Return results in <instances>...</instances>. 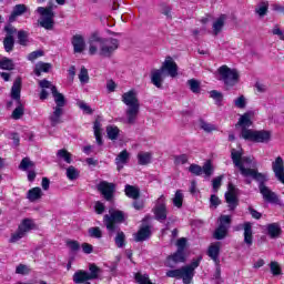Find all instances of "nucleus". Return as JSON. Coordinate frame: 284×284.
Segmentation results:
<instances>
[{
  "label": "nucleus",
  "instance_id": "obj_1",
  "mask_svg": "<svg viewBox=\"0 0 284 284\" xmlns=\"http://www.w3.org/2000/svg\"><path fill=\"white\" fill-rule=\"evenodd\" d=\"M231 159L235 165V168H239L241 174L243 176H251V179H254V181H257L260 193L262 194L264 201H267V203H276L278 202V195L274 193V191L270 190L265 185V181H267V178H265V174L258 173V171L254 169H246V166L250 165H256V162H254V158H243V153L241 151H236L235 149H232L231 151Z\"/></svg>",
  "mask_w": 284,
  "mask_h": 284
},
{
  "label": "nucleus",
  "instance_id": "obj_2",
  "mask_svg": "<svg viewBox=\"0 0 284 284\" xmlns=\"http://www.w3.org/2000/svg\"><path fill=\"white\" fill-rule=\"evenodd\" d=\"M119 50V40L114 38L103 39L99 32H93L89 39V54L112 57Z\"/></svg>",
  "mask_w": 284,
  "mask_h": 284
},
{
  "label": "nucleus",
  "instance_id": "obj_3",
  "mask_svg": "<svg viewBox=\"0 0 284 284\" xmlns=\"http://www.w3.org/2000/svg\"><path fill=\"white\" fill-rule=\"evenodd\" d=\"M122 103L126 105L125 114L128 123H135L139 111L141 110V102H139V93L132 89L122 94Z\"/></svg>",
  "mask_w": 284,
  "mask_h": 284
},
{
  "label": "nucleus",
  "instance_id": "obj_4",
  "mask_svg": "<svg viewBox=\"0 0 284 284\" xmlns=\"http://www.w3.org/2000/svg\"><path fill=\"white\" fill-rule=\"evenodd\" d=\"M202 258L203 257L199 256L196 260H193L190 265L168 271L166 276L169 278H182L184 284H191L194 278V270L201 265Z\"/></svg>",
  "mask_w": 284,
  "mask_h": 284
},
{
  "label": "nucleus",
  "instance_id": "obj_5",
  "mask_svg": "<svg viewBox=\"0 0 284 284\" xmlns=\"http://www.w3.org/2000/svg\"><path fill=\"white\" fill-rule=\"evenodd\" d=\"M54 8H57V4L51 3L47 8L39 7L37 9L38 14L41 16L39 24L44 30H52L54 28Z\"/></svg>",
  "mask_w": 284,
  "mask_h": 284
},
{
  "label": "nucleus",
  "instance_id": "obj_6",
  "mask_svg": "<svg viewBox=\"0 0 284 284\" xmlns=\"http://www.w3.org/2000/svg\"><path fill=\"white\" fill-rule=\"evenodd\" d=\"M123 221H125L123 211L109 210V214L104 215V225L111 234L119 232V223H123Z\"/></svg>",
  "mask_w": 284,
  "mask_h": 284
},
{
  "label": "nucleus",
  "instance_id": "obj_7",
  "mask_svg": "<svg viewBox=\"0 0 284 284\" xmlns=\"http://www.w3.org/2000/svg\"><path fill=\"white\" fill-rule=\"evenodd\" d=\"M219 81H223L226 88H234L239 83V71L236 69H231L227 65H222L217 69Z\"/></svg>",
  "mask_w": 284,
  "mask_h": 284
},
{
  "label": "nucleus",
  "instance_id": "obj_8",
  "mask_svg": "<svg viewBox=\"0 0 284 284\" xmlns=\"http://www.w3.org/2000/svg\"><path fill=\"white\" fill-rule=\"evenodd\" d=\"M34 227V221L30 219L22 220V222L18 226V230L11 234L9 243H19V241H21V239H26V236H28V233L32 232Z\"/></svg>",
  "mask_w": 284,
  "mask_h": 284
},
{
  "label": "nucleus",
  "instance_id": "obj_9",
  "mask_svg": "<svg viewBox=\"0 0 284 284\" xmlns=\"http://www.w3.org/2000/svg\"><path fill=\"white\" fill-rule=\"evenodd\" d=\"M242 139L246 141H254L255 143H267L272 136L270 131H254L250 129H244L241 132Z\"/></svg>",
  "mask_w": 284,
  "mask_h": 284
},
{
  "label": "nucleus",
  "instance_id": "obj_10",
  "mask_svg": "<svg viewBox=\"0 0 284 284\" xmlns=\"http://www.w3.org/2000/svg\"><path fill=\"white\" fill-rule=\"evenodd\" d=\"M39 85L40 88H49L54 99V103H55L54 108H59V110H63V108L65 106V97L57 90V87H54L52 82L48 80H41L39 82Z\"/></svg>",
  "mask_w": 284,
  "mask_h": 284
},
{
  "label": "nucleus",
  "instance_id": "obj_11",
  "mask_svg": "<svg viewBox=\"0 0 284 284\" xmlns=\"http://www.w3.org/2000/svg\"><path fill=\"white\" fill-rule=\"evenodd\" d=\"M219 226L214 232V239L222 241L227 236V230H230V224L232 223V217L230 215H222L219 219Z\"/></svg>",
  "mask_w": 284,
  "mask_h": 284
},
{
  "label": "nucleus",
  "instance_id": "obj_12",
  "mask_svg": "<svg viewBox=\"0 0 284 284\" xmlns=\"http://www.w3.org/2000/svg\"><path fill=\"white\" fill-rule=\"evenodd\" d=\"M189 172L194 174L195 176H201V174H205V176H212V172H214V166H212L211 161H206L203 166L199 164H191L189 166Z\"/></svg>",
  "mask_w": 284,
  "mask_h": 284
},
{
  "label": "nucleus",
  "instance_id": "obj_13",
  "mask_svg": "<svg viewBox=\"0 0 284 284\" xmlns=\"http://www.w3.org/2000/svg\"><path fill=\"white\" fill-rule=\"evenodd\" d=\"M155 219L163 223L168 219V207L165 206V195H161L155 203L153 209Z\"/></svg>",
  "mask_w": 284,
  "mask_h": 284
},
{
  "label": "nucleus",
  "instance_id": "obj_14",
  "mask_svg": "<svg viewBox=\"0 0 284 284\" xmlns=\"http://www.w3.org/2000/svg\"><path fill=\"white\" fill-rule=\"evenodd\" d=\"M225 201L229 205V210L234 211L239 206V197L236 196V187L229 184V190L225 193Z\"/></svg>",
  "mask_w": 284,
  "mask_h": 284
},
{
  "label": "nucleus",
  "instance_id": "obj_15",
  "mask_svg": "<svg viewBox=\"0 0 284 284\" xmlns=\"http://www.w3.org/2000/svg\"><path fill=\"white\" fill-rule=\"evenodd\" d=\"M161 70L163 72H168V74L171 75L172 79L179 75V65H176V62H174V59H172V57H166V59L162 63Z\"/></svg>",
  "mask_w": 284,
  "mask_h": 284
},
{
  "label": "nucleus",
  "instance_id": "obj_16",
  "mask_svg": "<svg viewBox=\"0 0 284 284\" xmlns=\"http://www.w3.org/2000/svg\"><path fill=\"white\" fill-rule=\"evenodd\" d=\"M98 190L100 194L105 199V201H110L114 196V184L103 181L98 185Z\"/></svg>",
  "mask_w": 284,
  "mask_h": 284
},
{
  "label": "nucleus",
  "instance_id": "obj_17",
  "mask_svg": "<svg viewBox=\"0 0 284 284\" xmlns=\"http://www.w3.org/2000/svg\"><path fill=\"white\" fill-rule=\"evenodd\" d=\"M207 254L212 261H214L215 265L217 266L216 270L220 272L219 264L221 261L219 260V254H221V242H216L210 245Z\"/></svg>",
  "mask_w": 284,
  "mask_h": 284
},
{
  "label": "nucleus",
  "instance_id": "obj_18",
  "mask_svg": "<svg viewBox=\"0 0 284 284\" xmlns=\"http://www.w3.org/2000/svg\"><path fill=\"white\" fill-rule=\"evenodd\" d=\"M272 168H273V172H274L276 179H278L281 181V183L284 184L283 158L277 156L275 159V161L273 162Z\"/></svg>",
  "mask_w": 284,
  "mask_h": 284
},
{
  "label": "nucleus",
  "instance_id": "obj_19",
  "mask_svg": "<svg viewBox=\"0 0 284 284\" xmlns=\"http://www.w3.org/2000/svg\"><path fill=\"white\" fill-rule=\"evenodd\" d=\"M254 114V111H246L244 114L240 116L237 125H240L242 130H247V128L252 126Z\"/></svg>",
  "mask_w": 284,
  "mask_h": 284
},
{
  "label": "nucleus",
  "instance_id": "obj_20",
  "mask_svg": "<svg viewBox=\"0 0 284 284\" xmlns=\"http://www.w3.org/2000/svg\"><path fill=\"white\" fill-rule=\"evenodd\" d=\"M165 79V73L163 69H154L151 71V81L155 88H163V81Z\"/></svg>",
  "mask_w": 284,
  "mask_h": 284
},
{
  "label": "nucleus",
  "instance_id": "obj_21",
  "mask_svg": "<svg viewBox=\"0 0 284 284\" xmlns=\"http://www.w3.org/2000/svg\"><path fill=\"white\" fill-rule=\"evenodd\" d=\"M71 43L73 45V51L75 53L81 54L83 50H85V39H83V36L75 34L72 37Z\"/></svg>",
  "mask_w": 284,
  "mask_h": 284
},
{
  "label": "nucleus",
  "instance_id": "obj_22",
  "mask_svg": "<svg viewBox=\"0 0 284 284\" xmlns=\"http://www.w3.org/2000/svg\"><path fill=\"white\" fill-rule=\"evenodd\" d=\"M185 261V252L184 251H176L173 255L169 256L165 265L166 267H174L172 263H183Z\"/></svg>",
  "mask_w": 284,
  "mask_h": 284
},
{
  "label": "nucleus",
  "instance_id": "obj_23",
  "mask_svg": "<svg viewBox=\"0 0 284 284\" xmlns=\"http://www.w3.org/2000/svg\"><path fill=\"white\" fill-rule=\"evenodd\" d=\"M130 161V153L128 150H123L118 154L115 158V165L118 168V172H121L123 170L124 165Z\"/></svg>",
  "mask_w": 284,
  "mask_h": 284
},
{
  "label": "nucleus",
  "instance_id": "obj_24",
  "mask_svg": "<svg viewBox=\"0 0 284 284\" xmlns=\"http://www.w3.org/2000/svg\"><path fill=\"white\" fill-rule=\"evenodd\" d=\"M243 230H244V243L246 245L252 246V243H254V236H253V232H252V223L250 222H245L243 224Z\"/></svg>",
  "mask_w": 284,
  "mask_h": 284
},
{
  "label": "nucleus",
  "instance_id": "obj_25",
  "mask_svg": "<svg viewBox=\"0 0 284 284\" xmlns=\"http://www.w3.org/2000/svg\"><path fill=\"white\" fill-rule=\"evenodd\" d=\"M85 281H91L89 272L79 270L73 274V283L83 284Z\"/></svg>",
  "mask_w": 284,
  "mask_h": 284
},
{
  "label": "nucleus",
  "instance_id": "obj_26",
  "mask_svg": "<svg viewBox=\"0 0 284 284\" xmlns=\"http://www.w3.org/2000/svg\"><path fill=\"white\" fill-rule=\"evenodd\" d=\"M151 234L152 231L150 230V226H142L135 234L134 239L136 243H141V241H146V239H150Z\"/></svg>",
  "mask_w": 284,
  "mask_h": 284
},
{
  "label": "nucleus",
  "instance_id": "obj_27",
  "mask_svg": "<svg viewBox=\"0 0 284 284\" xmlns=\"http://www.w3.org/2000/svg\"><path fill=\"white\" fill-rule=\"evenodd\" d=\"M11 98L16 101H19V99H21V78H17L14 80L11 88Z\"/></svg>",
  "mask_w": 284,
  "mask_h": 284
},
{
  "label": "nucleus",
  "instance_id": "obj_28",
  "mask_svg": "<svg viewBox=\"0 0 284 284\" xmlns=\"http://www.w3.org/2000/svg\"><path fill=\"white\" fill-rule=\"evenodd\" d=\"M61 116H63V109L53 108V113L50 115V123L54 128L61 123Z\"/></svg>",
  "mask_w": 284,
  "mask_h": 284
},
{
  "label": "nucleus",
  "instance_id": "obj_29",
  "mask_svg": "<svg viewBox=\"0 0 284 284\" xmlns=\"http://www.w3.org/2000/svg\"><path fill=\"white\" fill-rule=\"evenodd\" d=\"M43 196V191H41V187L37 186L28 191L27 199L31 201V203H34V201H39Z\"/></svg>",
  "mask_w": 284,
  "mask_h": 284
},
{
  "label": "nucleus",
  "instance_id": "obj_30",
  "mask_svg": "<svg viewBox=\"0 0 284 284\" xmlns=\"http://www.w3.org/2000/svg\"><path fill=\"white\" fill-rule=\"evenodd\" d=\"M24 12H26V4H17L9 17L10 23H13V21H17V17H21V14H24Z\"/></svg>",
  "mask_w": 284,
  "mask_h": 284
},
{
  "label": "nucleus",
  "instance_id": "obj_31",
  "mask_svg": "<svg viewBox=\"0 0 284 284\" xmlns=\"http://www.w3.org/2000/svg\"><path fill=\"white\" fill-rule=\"evenodd\" d=\"M124 192H125L126 196H129V199H133L134 201H136V199H139V196H141V192L139 191V187L132 186L130 184L125 185Z\"/></svg>",
  "mask_w": 284,
  "mask_h": 284
},
{
  "label": "nucleus",
  "instance_id": "obj_32",
  "mask_svg": "<svg viewBox=\"0 0 284 284\" xmlns=\"http://www.w3.org/2000/svg\"><path fill=\"white\" fill-rule=\"evenodd\" d=\"M151 162H152V153H150V152H140L138 154L139 165H148Z\"/></svg>",
  "mask_w": 284,
  "mask_h": 284
},
{
  "label": "nucleus",
  "instance_id": "obj_33",
  "mask_svg": "<svg viewBox=\"0 0 284 284\" xmlns=\"http://www.w3.org/2000/svg\"><path fill=\"white\" fill-rule=\"evenodd\" d=\"M93 130H94V136L98 145H103V139L101 138V132H102L101 121L95 120L93 124Z\"/></svg>",
  "mask_w": 284,
  "mask_h": 284
},
{
  "label": "nucleus",
  "instance_id": "obj_34",
  "mask_svg": "<svg viewBox=\"0 0 284 284\" xmlns=\"http://www.w3.org/2000/svg\"><path fill=\"white\" fill-rule=\"evenodd\" d=\"M50 68H52L51 63L38 62L36 64L34 74L39 77L42 72H50Z\"/></svg>",
  "mask_w": 284,
  "mask_h": 284
},
{
  "label": "nucleus",
  "instance_id": "obj_35",
  "mask_svg": "<svg viewBox=\"0 0 284 284\" xmlns=\"http://www.w3.org/2000/svg\"><path fill=\"white\" fill-rule=\"evenodd\" d=\"M119 132H121L119 130V126H115V125H109L106 126V134H108V138L111 140V141H116V139H119Z\"/></svg>",
  "mask_w": 284,
  "mask_h": 284
},
{
  "label": "nucleus",
  "instance_id": "obj_36",
  "mask_svg": "<svg viewBox=\"0 0 284 284\" xmlns=\"http://www.w3.org/2000/svg\"><path fill=\"white\" fill-rule=\"evenodd\" d=\"M225 26V16H221L214 23H213V32L214 34H219L223 30Z\"/></svg>",
  "mask_w": 284,
  "mask_h": 284
},
{
  "label": "nucleus",
  "instance_id": "obj_37",
  "mask_svg": "<svg viewBox=\"0 0 284 284\" xmlns=\"http://www.w3.org/2000/svg\"><path fill=\"white\" fill-rule=\"evenodd\" d=\"M267 232H268V235L271 236V239H276V236H278V234H281V227L276 223L268 224Z\"/></svg>",
  "mask_w": 284,
  "mask_h": 284
},
{
  "label": "nucleus",
  "instance_id": "obj_38",
  "mask_svg": "<svg viewBox=\"0 0 284 284\" xmlns=\"http://www.w3.org/2000/svg\"><path fill=\"white\" fill-rule=\"evenodd\" d=\"M186 83L191 92H193L194 94H199V92H201V82H199V80L191 79V80H187Z\"/></svg>",
  "mask_w": 284,
  "mask_h": 284
},
{
  "label": "nucleus",
  "instance_id": "obj_39",
  "mask_svg": "<svg viewBox=\"0 0 284 284\" xmlns=\"http://www.w3.org/2000/svg\"><path fill=\"white\" fill-rule=\"evenodd\" d=\"M58 159H62L65 163H72V154L68 150L61 149L57 153Z\"/></svg>",
  "mask_w": 284,
  "mask_h": 284
},
{
  "label": "nucleus",
  "instance_id": "obj_40",
  "mask_svg": "<svg viewBox=\"0 0 284 284\" xmlns=\"http://www.w3.org/2000/svg\"><path fill=\"white\" fill-rule=\"evenodd\" d=\"M233 103L239 110H245V108H247V99L245 95L237 97Z\"/></svg>",
  "mask_w": 284,
  "mask_h": 284
},
{
  "label": "nucleus",
  "instance_id": "obj_41",
  "mask_svg": "<svg viewBox=\"0 0 284 284\" xmlns=\"http://www.w3.org/2000/svg\"><path fill=\"white\" fill-rule=\"evenodd\" d=\"M89 278H91V281L99 278V274H101V270L95 264L89 265Z\"/></svg>",
  "mask_w": 284,
  "mask_h": 284
},
{
  "label": "nucleus",
  "instance_id": "obj_42",
  "mask_svg": "<svg viewBox=\"0 0 284 284\" xmlns=\"http://www.w3.org/2000/svg\"><path fill=\"white\" fill-rule=\"evenodd\" d=\"M79 81L83 84L90 82V74L88 73V69L85 67H82L80 70V73L78 74Z\"/></svg>",
  "mask_w": 284,
  "mask_h": 284
},
{
  "label": "nucleus",
  "instance_id": "obj_43",
  "mask_svg": "<svg viewBox=\"0 0 284 284\" xmlns=\"http://www.w3.org/2000/svg\"><path fill=\"white\" fill-rule=\"evenodd\" d=\"M268 8H270V4L267 2H261L260 4H257L255 12L260 17H265V14H267Z\"/></svg>",
  "mask_w": 284,
  "mask_h": 284
},
{
  "label": "nucleus",
  "instance_id": "obj_44",
  "mask_svg": "<svg viewBox=\"0 0 284 284\" xmlns=\"http://www.w3.org/2000/svg\"><path fill=\"white\" fill-rule=\"evenodd\" d=\"M118 234L115 236V245L118 247H123V245H125V233H123V231H120V229H118V231H115Z\"/></svg>",
  "mask_w": 284,
  "mask_h": 284
},
{
  "label": "nucleus",
  "instance_id": "obj_45",
  "mask_svg": "<svg viewBox=\"0 0 284 284\" xmlns=\"http://www.w3.org/2000/svg\"><path fill=\"white\" fill-rule=\"evenodd\" d=\"M67 178L69 181H77L79 179V171L74 166H69L67 169Z\"/></svg>",
  "mask_w": 284,
  "mask_h": 284
},
{
  "label": "nucleus",
  "instance_id": "obj_46",
  "mask_svg": "<svg viewBox=\"0 0 284 284\" xmlns=\"http://www.w3.org/2000/svg\"><path fill=\"white\" fill-rule=\"evenodd\" d=\"M173 205H175V207H183V192L181 190L175 192Z\"/></svg>",
  "mask_w": 284,
  "mask_h": 284
},
{
  "label": "nucleus",
  "instance_id": "obj_47",
  "mask_svg": "<svg viewBox=\"0 0 284 284\" xmlns=\"http://www.w3.org/2000/svg\"><path fill=\"white\" fill-rule=\"evenodd\" d=\"M6 52H12L14 48V38L12 36H8L3 41Z\"/></svg>",
  "mask_w": 284,
  "mask_h": 284
},
{
  "label": "nucleus",
  "instance_id": "obj_48",
  "mask_svg": "<svg viewBox=\"0 0 284 284\" xmlns=\"http://www.w3.org/2000/svg\"><path fill=\"white\" fill-rule=\"evenodd\" d=\"M14 68V63H12V60L8 58H3L0 60V69L1 70H12Z\"/></svg>",
  "mask_w": 284,
  "mask_h": 284
},
{
  "label": "nucleus",
  "instance_id": "obj_49",
  "mask_svg": "<svg viewBox=\"0 0 284 284\" xmlns=\"http://www.w3.org/2000/svg\"><path fill=\"white\" fill-rule=\"evenodd\" d=\"M65 245L71 252H79L81 250V244L74 240H67Z\"/></svg>",
  "mask_w": 284,
  "mask_h": 284
},
{
  "label": "nucleus",
  "instance_id": "obj_50",
  "mask_svg": "<svg viewBox=\"0 0 284 284\" xmlns=\"http://www.w3.org/2000/svg\"><path fill=\"white\" fill-rule=\"evenodd\" d=\"M200 128L201 130H204V132H215L216 130V125L203 120L200 121Z\"/></svg>",
  "mask_w": 284,
  "mask_h": 284
},
{
  "label": "nucleus",
  "instance_id": "obj_51",
  "mask_svg": "<svg viewBox=\"0 0 284 284\" xmlns=\"http://www.w3.org/2000/svg\"><path fill=\"white\" fill-rule=\"evenodd\" d=\"M31 272L30 266L26 265V264H19L16 267V274H21L22 276L28 275Z\"/></svg>",
  "mask_w": 284,
  "mask_h": 284
},
{
  "label": "nucleus",
  "instance_id": "obj_52",
  "mask_svg": "<svg viewBox=\"0 0 284 284\" xmlns=\"http://www.w3.org/2000/svg\"><path fill=\"white\" fill-rule=\"evenodd\" d=\"M89 236H91L92 239H101V236H103V232H101V229L99 226L90 227Z\"/></svg>",
  "mask_w": 284,
  "mask_h": 284
},
{
  "label": "nucleus",
  "instance_id": "obj_53",
  "mask_svg": "<svg viewBox=\"0 0 284 284\" xmlns=\"http://www.w3.org/2000/svg\"><path fill=\"white\" fill-rule=\"evenodd\" d=\"M18 41H19L20 45H27L28 44V32L19 31L18 32Z\"/></svg>",
  "mask_w": 284,
  "mask_h": 284
},
{
  "label": "nucleus",
  "instance_id": "obj_54",
  "mask_svg": "<svg viewBox=\"0 0 284 284\" xmlns=\"http://www.w3.org/2000/svg\"><path fill=\"white\" fill-rule=\"evenodd\" d=\"M23 116V105H19L18 108H16L12 112V119L19 120Z\"/></svg>",
  "mask_w": 284,
  "mask_h": 284
},
{
  "label": "nucleus",
  "instance_id": "obj_55",
  "mask_svg": "<svg viewBox=\"0 0 284 284\" xmlns=\"http://www.w3.org/2000/svg\"><path fill=\"white\" fill-rule=\"evenodd\" d=\"M270 267L273 276L281 275V265H278L277 262H271Z\"/></svg>",
  "mask_w": 284,
  "mask_h": 284
},
{
  "label": "nucleus",
  "instance_id": "obj_56",
  "mask_svg": "<svg viewBox=\"0 0 284 284\" xmlns=\"http://www.w3.org/2000/svg\"><path fill=\"white\" fill-rule=\"evenodd\" d=\"M32 165H33L32 161H30V159H28V158H24V159H22L19 168H20V170H28V168H32Z\"/></svg>",
  "mask_w": 284,
  "mask_h": 284
},
{
  "label": "nucleus",
  "instance_id": "obj_57",
  "mask_svg": "<svg viewBox=\"0 0 284 284\" xmlns=\"http://www.w3.org/2000/svg\"><path fill=\"white\" fill-rule=\"evenodd\" d=\"M175 165H185L187 163V156L185 154L175 156L174 160Z\"/></svg>",
  "mask_w": 284,
  "mask_h": 284
},
{
  "label": "nucleus",
  "instance_id": "obj_58",
  "mask_svg": "<svg viewBox=\"0 0 284 284\" xmlns=\"http://www.w3.org/2000/svg\"><path fill=\"white\" fill-rule=\"evenodd\" d=\"M39 57H43V51L38 50V51H33L28 55V60L29 61H37V59H39Z\"/></svg>",
  "mask_w": 284,
  "mask_h": 284
},
{
  "label": "nucleus",
  "instance_id": "obj_59",
  "mask_svg": "<svg viewBox=\"0 0 284 284\" xmlns=\"http://www.w3.org/2000/svg\"><path fill=\"white\" fill-rule=\"evenodd\" d=\"M186 244H187V240L185 237L179 239L176 242L178 251L185 252Z\"/></svg>",
  "mask_w": 284,
  "mask_h": 284
},
{
  "label": "nucleus",
  "instance_id": "obj_60",
  "mask_svg": "<svg viewBox=\"0 0 284 284\" xmlns=\"http://www.w3.org/2000/svg\"><path fill=\"white\" fill-rule=\"evenodd\" d=\"M94 211L98 214H103L105 212V204H103L102 202L98 201L94 204Z\"/></svg>",
  "mask_w": 284,
  "mask_h": 284
},
{
  "label": "nucleus",
  "instance_id": "obj_61",
  "mask_svg": "<svg viewBox=\"0 0 284 284\" xmlns=\"http://www.w3.org/2000/svg\"><path fill=\"white\" fill-rule=\"evenodd\" d=\"M272 33H273L275 37H278V39H280L281 41H284V32H283V30H281V28L274 27L273 30H272Z\"/></svg>",
  "mask_w": 284,
  "mask_h": 284
},
{
  "label": "nucleus",
  "instance_id": "obj_62",
  "mask_svg": "<svg viewBox=\"0 0 284 284\" xmlns=\"http://www.w3.org/2000/svg\"><path fill=\"white\" fill-rule=\"evenodd\" d=\"M210 97H211V99H214L215 101H223V93H221L216 90L211 91Z\"/></svg>",
  "mask_w": 284,
  "mask_h": 284
},
{
  "label": "nucleus",
  "instance_id": "obj_63",
  "mask_svg": "<svg viewBox=\"0 0 284 284\" xmlns=\"http://www.w3.org/2000/svg\"><path fill=\"white\" fill-rule=\"evenodd\" d=\"M222 181H223V176H217L213 180V190H214V192H219V187H221Z\"/></svg>",
  "mask_w": 284,
  "mask_h": 284
},
{
  "label": "nucleus",
  "instance_id": "obj_64",
  "mask_svg": "<svg viewBox=\"0 0 284 284\" xmlns=\"http://www.w3.org/2000/svg\"><path fill=\"white\" fill-rule=\"evenodd\" d=\"M272 10L274 12H277L278 14H284V6L281 3H274L272 4Z\"/></svg>",
  "mask_w": 284,
  "mask_h": 284
}]
</instances>
